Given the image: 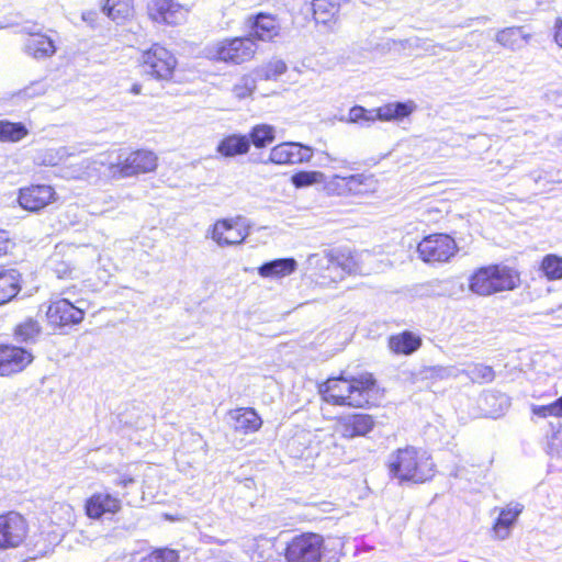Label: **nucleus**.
Here are the masks:
<instances>
[{
    "label": "nucleus",
    "mask_w": 562,
    "mask_h": 562,
    "mask_svg": "<svg viewBox=\"0 0 562 562\" xmlns=\"http://www.w3.org/2000/svg\"><path fill=\"white\" fill-rule=\"evenodd\" d=\"M387 468L400 481L424 483L434 476V462L430 457L413 446L394 451L389 458Z\"/></svg>",
    "instance_id": "f257e3e1"
},
{
    "label": "nucleus",
    "mask_w": 562,
    "mask_h": 562,
    "mask_svg": "<svg viewBox=\"0 0 562 562\" xmlns=\"http://www.w3.org/2000/svg\"><path fill=\"white\" fill-rule=\"evenodd\" d=\"M520 283L519 273L504 265H490L476 269L469 278V290L480 296L512 291Z\"/></svg>",
    "instance_id": "f03ea898"
},
{
    "label": "nucleus",
    "mask_w": 562,
    "mask_h": 562,
    "mask_svg": "<svg viewBox=\"0 0 562 562\" xmlns=\"http://www.w3.org/2000/svg\"><path fill=\"white\" fill-rule=\"evenodd\" d=\"M156 168L157 156L149 150H136L128 155L119 151L116 158L108 162L109 175L116 179L151 172Z\"/></svg>",
    "instance_id": "7ed1b4c3"
},
{
    "label": "nucleus",
    "mask_w": 562,
    "mask_h": 562,
    "mask_svg": "<svg viewBox=\"0 0 562 562\" xmlns=\"http://www.w3.org/2000/svg\"><path fill=\"white\" fill-rule=\"evenodd\" d=\"M324 548V539L315 532H303L292 538L284 548L288 562H319Z\"/></svg>",
    "instance_id": "20e7f679"
},
{
    "label": "nucleus",
    "mask_w": 562,
    "mask_h": 562,
    "mask_svg": "<svg viewBox=\"0 0 562 562\" xmlns=\"http://www.w3.org/2000/svg\"><path fill=\"white\" fill-rule=\"evenodd\" d=\"M250 223L241 217L216 221L207 231L206 237L213 239L220 247L240 245L249 236Z\"/></svg>",
    "instance_id": "39448f33"
},
{
    "label": "nucleus",
    "mask_w": 562,
    "mask_h": 562,
    "mask_svg": "<svg viewBox=\"0 0 562 562\" xmlns=\"http://www.w3.org/2000/svg\"><path fill=\"white\" fill-rule=\"evenodd\" d=\"M144 74L157 80L171 79L177 60L165 47L155 44L142 55L140 61Z\"/></svg>",
    "instance_id": "423d86ee"
},
{
    "label": "nucleus",
    "mask_w": 562,
    "mask_h": 562,
    "mask_svg": "<svg viewBox=\"0 0 562 562\" xmlns=\"http://www.w3.org/2000/svg\"><path fill=\"white\" fill-rule=\"evenodd\" d=\"M85 318V310L67 297L50 300L46 308V319L53 329L80 324Z\"/></svg>",
    "instance_id": "0eeeda50"
},
{
    "label": "nucleus",
    "mask_w": 562,
    "mask_h": 562,
    "mask_svg": "<svg viewBox=\"0 0 562 562\" xmlns=\"http://www.w3.org/2000/svg\"><path fill=\"white\" fill-rule=\"evenodd\" d=\"M345 385H350L348 378H330L319 385V393L325 402L337 406L363 407L369 402L368 396L353 395Z\"/></svg>",
    "instance_id": "6e6552de"
},
{
    "label": "nucleus",
    "mask_w": 562,
    "mask_h": 562,
    "mask_svg": "<svg viewBox=\"0 0 562 562\" xmlns=\"http://www.w3.org/2000/svg\"><path fill=\"white\" fill-rule=\"evenodd\" d=\"M419 257L425 262H447L458 251L452 237L434 234L425 237L417 246Z\"/></svg>",
    "instance_id": "1a4fd4ad"
},
{
    "label": "nucleus",
    "mask_w": 562,
    "mask_h": 562,
    "mask_svg": "<svg viewBox=\"0 0 562 562\" xmlns=\"http://www.w3.org/2000/svg\"><path fill=\"white\" fill-rule=\"evenodd\" d=\"M190 9L175 0H148L146 13L150 21L159 24L179 25L187 21Z\"/></svg>",
    "instance_id": "9d476101"
},
{
    "label": "nucleus",
    "mask_w": 562,
    "mask_h": 562,
    "mask_svg": "<svg viewBox=\"0 0 562 562\" xmlns=\"http://www.w3.org/2000/svg\"><path fill=\"white\" fill-rule=\"evenodd\" d=\"M256 50L257 44L252 37H235L218 43L215 55L222 61L241 64L250 60Z\"/></svg>",
    "instance_id": "9b49d317"
},
{
    "label": "nucleus",
    "mask_w": 562,
    "mask_h": 562,
    "mask_svg": "<svg viewBox=\"0 0 562 562\" xmlns=\"http://www.w3.org/2000/svg\"><path fill=\"white\" fill-rule=\"evenodd\" d=\"M375 426V420L368 414H348L335 418L334 431L341 438L353 439L368 435Z\"/></svg>",
    "instance_id": "f8f14e48"
},
{
    "label": "nucleus",
    "mask_w": 562,
    "mask_h": 562,
    "mask_svg": "<svg viewBox=\"0 0 562 562\" xmlns=\"http://www.w3.org/2000/svg\"><path fill=\"white\" fill-rule=\"evenodd\" d=\"M312 147L300 143H281L274 146L269 155V161L277 165L302 164L312 159Z\"/></svg>",
    "instance_id": "ddd939ff"
},
{
    "label": "nucleus",
    "mask_w": 562,
    "mask_h": 562,
    "mask_svg": "<svg viewBox=\"0 0 562 562\" xmlns=\"http://www.w3.org/2000/svg\"><path fill=\"white\" fill-rule=\"evenodd\" d=\"M33 360V356L23 348L0 346V375L8 376L24 370Z\"/></svg>",
    "instance_id": "4468645a"
},
{
    "label": "nucleus",
    "mask_w": 562,
    "mask_h": 562,
    "mask_svg": "<svg viewBox=\"0 0 562 562\" xmlns=\"http://www.w3.org/2000/svg\"><path fill=\"white\" fill-rule=\"evenodd\" d=\"M55 200V191L50 186H32L21 189L20 205L32 212L40 211Z\"/></svg>",
    "instance_id": "2eb2a0df"
},
{
    "label": "nucleus",
    "mask_w": 562,
    "mask_h": 562,
    "mask_svg": "<svg viewBox=\"0 0 562 562\" xmlns=\"http://www.w3.org/2000/svg\"><path fill=\"white\" fill-rule=\"evenodd\" d=\"M86 514L90 518H101L106 514H115L121 509V501L110 494L95 493L87 499Z\"/></svg>",
    "instance_id": "dca6fc26"
},
{
    "label": "nucleus",
    "mask_w": 562,
    "mask_h": 562,
    "mask_svg": "<svg viewBox=\"0 0 562 562\" xmlns=\"http://www.w3.org/2000/svg\"><path fill=\"white\" fill-rule=\"evenodd\" d=\"M247 23L251 35L260 41H271L280 33V23L271 14L259 13L256 16H249Z\"/></svg>",
    "instance_id": "f3484780"
},
{
    "label": "nucleus",
    "mask_w": 562,
    "mask_h": 562,
    "mask_svg": "<svg viewBox=\"0 0 562 562\" xmlns=\"http://www.w3.org/2000/svg\"><path fill=\"white\" fill-rule=\"evenodd\" d=\"M531 35L526 33L522 26H509L498 30L495 34V42L502 47L516 52L524 47Z\"/></svg>",
    "instance_id": "a211bd4d"
},
{
    "label": "nucleus",
    "mask_w": 562,
    "mask_h": 562,
    "mask_svg": "<svg viewBox=\"0 0 562 562\" xmlns=\"http://www.w3.org/2000/svg\"><path fill=\"white\" fill-rule=\"evenodd\" d=\"M25 52L35 59L52 57L56 53L54 41L45 34H31L25 42Z\"/></svg>",
    "instance_id": "6ab92c4d"
},
{
    "label": "nucleus",
    "mask_w": 562,
    "mask_h": 562,
    "mask_svg": "<svg viewBox=\"0 0 562 562\" xmlns=\"http://www.w3.org/2000/svg\"><path fill=\"white\" fill-rule=\"evenodd\" d=\"M233 426L236 431L243 434L255 432L259 430L262 420L252 408H238L229 413Z\"/></svg>",
    "instance_id": "aec40b11"
},
{
    "label": "nucleus",
    "mask_w": 562,
    "mask_h": 562,
    "mask_svg": "<svg viewBox=\"0 0 562 562\" xmlns=\"http://www.w3.org/2000/svg\"><path fill=\"white\" fill-rule=\"evenodd\" d=\"M416 105L413 101L408 102H393L384 104L373 110V122L380 121H394L402 120L414 112Z\"/></svg>",
    "instance_id": "412c9836"
},
{
    "label": "nucleus",
    "mask_w": 562,
    "mask_h": 562,
    "mask_svg": "<svg viewBox=\"0 0 562 562\" xmlns=\"http://www.w3.org/2000/svg\"><path fill=\"white\" fill-rule=\"evenodd\" d=\"M249 148L248 136L234 134L222 139L216 147V151L224 157H234L248 153Z\"/></svg>",
    "instance_id": "4be33fe9"
},
{
    "label": "nucleus",
    "mask_w": 562,
    "mask_h": 562,
    "mask_svg": "<svg viewBox=\"0 0 562 562\" xmlns=\"http://www.w3.org/2000/svg\"><path fill=\"white\" fill-rule=\"evenodd\" d=\"M296 266V261L292 258L276 259L260 266L258 273L263 278H283L294 272Z\"/></svg>",
    "instance_id": "5701e85b"
},
{
    "label": "nucleus",
    "mask_w": 562,
    "mask_h": 562,
    "mask_svg": "<svg viewBox=\"0 0 562 562\" xmlns=\"http://www.w3.org/2000/svg\"><path fill=\"white\" fill-rule=\"evenodd\" d=\"M247 551L254 562H268L273 559L277 549L272 539L260 536L252 540Z\"/></svg>",
    "instance_id": "b1692460"
},
{
    "label": "nucleus",
    "mask_w": 562,
    "mask_h": 562,
    "mask_svg": "<svg viewBox=\"0 0 562 562\" xmlns=\"http://www.w3.org/2000/svg\"><path fill=\"white\" fill-rule=\"evenodd\" d=\"M20 277L15 269L0 272V305L11 301L19 293Z\"/></svg>",
    "instance_id": "393cba45"
},
{
    "label": "nucleus",
    "mask_w": 562,
    "mask_h": 562,
    "mask_svg": "<svg viewBox=\"0 0 562 562\" xmlns=\"http://www.w3.org/2000/svg\"><path fill=\"white\" fill-rule=\"evenodd\" d=\"M102 10L112 21L121 24L133 15V0H106Z\"/></svg>",
    "instance_id": "a878e982"
},
{
    "label": "nucleus",
    "mask_w": 562,
    "mask_h": 562,
    "mask_svg": "<svg viewBox=\"0 0 562 562\" xmlns=\"http://www.w3.org/2000/svg\"><path fill=\"white\" fill-rule=\"evenodd\" d=\"M347 190L351 195H361L375 190L376 181L372 175L356 173L345 177Z\"/></svg>",
    "instance_id": "bb28decb"
},
{
    "label": "nucleus",
    "mask_w": 562,
    "mask_h": 562,
    "mask_svg": "<svg viewBox=\"0 0 562 562\" xmlns=\"http://www.w3.org/2000/svg\"><path fill=\"white\" fill-rule=\"evenodd\" d=\"M420 346V339L409 331L392 336L389 347L394 353L411 355Z\"/></svg>",
    "instance_id": "cd10ccee"
},
{
    "label": "nucleus",
    "mask_w": 562,
    "mask_h": 562,
    "mask_svg": "<svg viewBox=\"0 0 562 562\" xmlns=\"http://www.w3.org/2000/svg\"><path fill=\"white\" fill-rule=\"evenodd\" d=\"M33 547L37 555L48 553L59 542V537L54 531L38 530L33 536Z\"/></svg>",
    "instance_id": "c85d7f7f"
},
{
    "label": "nucleus",
    "mask_w": 562,
    "mask_h": 562,
    "mask_svg": "<svg viewBox=\"0 0 562 562\" xmlns=\"http://www.w3.org/2000/svg\"><path fill=\"white\" fill-rule=\"evenodd\" d=\"M27 135V130L22 123L0 121V140L19 142Z\"/></svg>",
    "instance_id": "c756f323"
},
{
    "label": "nucleus",
    "mask_w": 562,
    "mask_h": 562,
    "mask_svg": "<svg viewBox=\"0 0 562 562\" xmlns=\"http://www.w3.org/2000/svg\"><path fill=\"white\" fill-rule=\"evenodd\" d=\"M460 372L464 373L472 382L475 383H488L492 382L495 376L493 368L482 363L472 364Z\"/></svg>",
    "instance_id": "7c9ffc66"
},
{
    "label": "nucleus",
    "mask_w": 562,
    "mask_h": 562,
    "mask_svg": "<svg viewBox=\"0 0 562 562\" xmlns=\"http://www.w3.org/2000/svg\"><path fill=\"white\" fill-rule=\"evenodd\" d=\"M138 562H180L177 550L170 548H155L142 557Z\"/></svg>",
    "instance_id": "2f4dec72"
},
{
    "label": "nucleus",
    "mask_w": 562,
    "mask_h": 562,
    "mask_svg": "<svg viewBox=\"0 0 562 562\" xmlns=\"http://www.w3.org/2000/svg\"><path fill=\"white\" fill-rule=\"evenodd\" d=\"M248 138L256 147H265L273 142L274 128L267 124L256 125L252 127Z\"/></svg>",
    "instance_id": "473e14b6"
},
{
    "label": "nucleus",
    "mask_w": 562,
    "mask_h": 562,
    "mask_svg": "<svg viewBox=\"0 0 562 562\" xmlns=\"http://www.w3.org/2000/svg\"><path fill=\"white\" fill-rule=\"evenodd\" d=\"M47 91V87L44 81L36 80L24 87L23 89L11 94L12 100L16 101H29L34 98L44 95Z\"/></svg>",
    "instance_id": "72a5a7b5"
},
{
    "label": "nucleus",
    "mask_w": 562,
    "mask_h": 562,
    "mask_svg": "<svg viewBox=\"0 0 562 562\" xmlns=\"http://www.w3.org/2000/svg\"><path fill=\"white\" fill-rule=\"evenodd\" d=\"M348 379L350 385H345V387L347 391H349V393H353V395L367 396V392L370 391L375 384V380L370 373L362 374L358 378L350 376Z\"/></svg>",
    "instance_id": "f704fd0d"
},
{
    "label": "nucleus",
    "mask_w": 562,
    "mask_h": 562,
    "mask_svg": "<svg viewBox=\"0 0 562 562\" xmlns=\"http://www.w3.org/2000/svg\"><path fill=\"white\" fill-rule=\"evenodd\" d=\"M41 333V326L37 321L27 318L16 326L14 335L19 341L26 342L35 340Z\"/></svg>",
    "instance_id": "c9c22d12"
},
{
    "label": "nucleus",
    "mask_w": 562,
    "mask_h": 562,
    "mask_svg": "<svg viewBox=\"0 0 562 562\" xmlns=\"http://www.w3.org/2000/svg\"><path fill=\"white\" fill-rule=\"evenodd\" d=\"M25 537V529H0V549L19 547Z\"/></svg>",
    "instance_id": "e433bc0d"
},
{
    "label": "nucleus",
    "mask_w": 562,
    "mask_h": 562,
    "mask_svg": "<svg viewBox=\"0 0 562 562\" xmlns=\"http://www.w3.org/2000/svg\"><path fill=\"white\" fill-rule=\"evenodd\" d=\"M541 269L550 280L562 278V258L555 255H547L541 263Z\"/></svg>",
    "instance_id": "4c0bfd02"
},
{
    "label": "nucleus",
    "mask_w": 562,
    "mask_h": 562,
    "mask_svg": "<svg viewBox=\"0 0 562 562\" xmlns=\"http://www.w3.org/2000/svg\"><path fill=\"white\" fill-rule=\"evenodd\" d=\"M291 180L294 187L303 188L324 182L325 175L321 171H300L294 173Z\"/></svg>",
    "instance_id": "58836bf2"
},
{
    "label": "nucleus",
    "mask_w": 562,
    "mask_h": 562,
    "mask_svg": "<svg viewBox=\"0 0 562 562\" xmlns=\"http://www.w3.org/2000/svg\"><path fill=\"white\" fill-rule=\"evenodd\" d=\"M286 64L281 59H272L257 70L258 76L265 80H273L286 71Z\"/></svg>",
    "instance_id": "ea45409f"
},
{
    "label": "nucleus",
    "mask_w": 562,
    "mask_h": 562,
    "mask_svg": "<svg viewBox=\"0 0 562 562\" xmlns=\"http://www.w3.org/2000/svg\"><path fill=\"white\" fill-rule=\"evenodd\" d=\"M521 512L522 505L518 503L507 505V507L499 513L497 522L494 527H510Z\"/></svg>",
    "instance_id": "a19ab883"
},
{
    "label": "nucleus",
    "mask_w": 562,
    "mask_h": 562,
    "mask_svg": "<svg viewBox=\"0 0 562 562\" xmlns=\"http://www.w3.org/2000/svg\"><path fill=\"white\" fill-rule=\"evenodd\" d=\"M532 413L539 417L548 416L562 417V396L549 405L532 406Z\"/></svg>",
    "instance_id": "79ce46f5"
},
{
    "label": "nucleus",
    "mask_w": 562,
    "mask_h": 562,
    "mask_svg": "<svg viewBox=\"0 0 562 562\" xmlns=\"http://www.w3.org/2000/svg\"><path fill=\"white\" fill-rule=\"evenodd\" d=\"M461 373L454 367H431L425 370V376L431 379H448V378H457Z\"/></svg>",
    "instance_id": "37998d69"
},
{
    "label": "nucleus",
    "mask_w": 562,
    "mask_h": 562,
    "mask_svg": "<svg viewBox=\"0 0 562 562\" xmlns=\"http://www.w3.org/2000/svg\"><path fill=\"white\" fill-rule=\"evenodd\" d=\"M256 88V81L250 76L243 77L238 83L234 86L233 92L238 99L249 97Z\"/></svg>",
    "instance_id": "c03bdc74"
},
{
    "label": "nucleus",
    "mask_w": 562,
    "mask_h": 562,
    "mask_svg": "<svg viewBox=\"0 0 562 562\" xmlns=\"http://www.w3.org/2000/svg\"><path fill=\"white\" fill-rule=\"evenodd\" d=\"M373 113V110H366L364 108L357 105L350 109L349 121L352 123H358L360 121L372 123Z\"/></svg>",
    "instance_id": "a18cd8bd"
},
{
    "label": "nucleus",
    "mask_w": 562,
    "mask_h": 562,
    "mask_svg": "<svg viewBox=\"0 0 562 562\" xmlns=\"http://www.w3.org/2000/svg\"><path fill=\"white\" fill-rule=\"evenodd\" d=\"M24 518L18 512H9L0 515V527H19L24 524Z\"/></svg>",
    "instance_id": "49530a36"
},
{
    "label": "nucleus",
    "mask_w": 562,
    "mask_h": 562,
    "mask_svg": "<svg viewBox=\"0 0 562 562\" xmlns=\"http://www.w3.org/2000/svg\"><path fill=\"white\" fill-rule=\"evenodd\" d=\"M345 177L342 176H334L333 179L328 182V190L337 195H348L349 191L347 190V186Z\"/></svg>",
    "instance_id": "de8ad7c7"
},
{
    "label": "nucleus",
    "mask_w": 562,
    "mask_h": 562,
    "mask_svg": "<svg viewBox=\"0 0 562 562\" xmlns=\"http://www.w3.org/2000/svg\"><path fill=\"white\" fill-rule=\"evenodd\" d=\"M432 50L429 48H426L427 52H429L431 55H436V48H439L440 50H460L464 47V44L462 42H452L451 45L445 46L442 44H436L432 45Z\"/></svg>",
    "instance_id": "09e8293b"
},
{
    "label": "nucleus",
    "mask_w": 562,
    "mask_h": 562,
    "mask_svg": "<svg viewBox=\"0 0 562 562\" xmlns=\"http://www.w3.org/2000/svg\"><path fill=\"white\" fill-rule=\"evenodd\" d=\"M10 248V240L4 231H0V257L5 255Z\"/></svg>",
    "instance_id": "8fccbe9b"
},
{
    "label": "nucleus",
    "mask_w": 562,
    "mask_h": 562,
    "mask_svg": "<svg viewBox=\"0 0 562 562\" xmlns=\"http://www.w3.org/2000/svg\"><path fill=\"white\" fill-rule=\"evenodd\" d=\"M554 40L562 47V20H557L554 25Z\"/></svg>",
    "instance_id": "3c124183"
},
{
    "label": "nucleus",
    "mask_w": 562,
    "mask_h": 562,
    "mask_svg": "<svg viewBox=\"0 0 562 562\" xmlns=\"http://www.w3.org/2000/svg\"><path fill=\"white\" fill-rule=\"evenodd\" d=\"M134 480L132 477H123L119 484L123 485V486H127L130 483H133Z\"/></svg>",
    "instance_id": "603ef678"
},
{
    "label": "nucleus",
    "mask_w": 562,
    "mask_h": 562,
    "mask_svg": "<svg viewBox=\"0 0 562 562\" xmlns=\"http://www.w3.org/2000/svg\"><path fill=\"white\" fill-rule=\"evenodd\" d=\"M140 90H142V86L138 83L133 85V87L131 89L132 93H134V94H139Z\"/></svg>",
    "instance_id": "864d4df0"
},
{
    "label": "nucleus",
    "mask_w": 562,
    "mask_h": 562,
    "mask_svg": "<svg viewBox=\"0 0 562 562\" xmlns=\"http://www.w3.org/2000/svg\"><path fill=\"white\" fill-rule=\"evenodd\" d=\"M56 272L58 273V277H59V278H63V277H64V274H61V273H64V272H63L60 269H57V270H56Z\"/></svg>",
    "instance_id": "5fc2aeb1"
}]
</instances>
